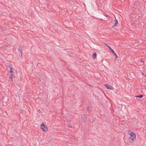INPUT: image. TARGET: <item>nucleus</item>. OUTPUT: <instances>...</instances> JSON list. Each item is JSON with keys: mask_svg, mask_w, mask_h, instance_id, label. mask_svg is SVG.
<instances>
[{"mask_svg": "<svg viewBox=\"0 0 146 146\" xmlns=\"http://www.w3.org/2000/svg\"><path fill=\"white\" fill-rule=\"evenodd\" d=\"M127 132L128 134L130 136L128 139V142L132 143L135 141L136 139V134L130 131H128Z\"/></svg>", "mask_w": 146, "mask_h": 146, "instance_id": "obj_1", "label": "nucleus"}, {"mask_svg": "<svg viewBox=\"0 0 146 146\" xmlns=\"http://www.w3.org/2000/svg\"><path fill=\"white\" fill-rule=\"evenodd\" d=\"M45 124L46 123L44 122L42 123L40 125V129L44 132H46L48 130V128L45 126Z\"/></svg>", "mask_w": 146, "mask_h": 146, "instance_id": "obj_2", "label": "nucleus"}, {"mask_svg": "<svg viewBox=\"0 0 146 146\" xmlns=\"http://www.w3.org/2000/svg\"><path fill=\"white\" fill-rule=\"evenodd\" d=\"M104 86L108 89H110L112 90L114 89L113 87L111 86L106 84L104 85Z\"/></svg>", "mask_w": 146, "mask_h": 146, "instance_id": "obj_3", "label": "nucleus"}, {"mask_svg": "<svg viewBox=\"0 0 146 146\" xmlns=\"http://www.w3.org/2000/svg\"><path fill=\"white\" fill-rule=\"evenodd\" d=\"M13 74H10L9 78V80L11 82H13Z\"/></svg>", "mask_w": 146, "mask_h": 146, "instance_id": "obj_4", "label": "nucleus"}, {"mask_svg": "<svg viewBox=\"0 0 146 146\" xmlns=\"http://www.w3.org/2000/svg\"><path fill=\"white\" fill-rule=\"evenodd\" d=\"M118 22L117 21V20L116 19H115V21L114 22V23H113V27L115 26L117 24Z\"/></svg>", "mask_w": 146, "mask_h": 146, "instance_id": "obj_5", "label": "nucleus"}, {"mask_svg": "<svg viewBox=\"0 0 146 146\" xmlns=\"http://www.w3.org/2000/svg\"><path fill=\"white\" fill-rule=\"evenodd\" d=\"M106 46L110 49V50L111 51V52L113 53L114 51L108 45H106Z\"/></svg>", "mask_w": 146, "mask_h": 146, "instance_id": "obj_6", "label": "nucleus"}, {"mask_svg": "<svg viewBox=\"0 0 146 146\" xmlns=\"http://www.w3.org/2000/svg\"><path fill=\"white\" fill-rule=\"evenodd\" d=\"M96 56H97V54L96 53H94L92 55V57L94 59L96 58Z\"/></svg>", "mask_w": 146, "mask_h": 146, "instance_id": "obj_7", "label": "nucleus"}, {"mask_svg": "<svg viewBox=\"0 0 146 146\" xmlns=\"http://www.w3.org/2000/svg\"><path fill=\"white\" fill-rule=\"evenodd\" d=\"M113 54L114 56L115 57V58L116 59L118 57L117 55L116 54L115 52L113 53Z\"/></svg>", "mask_w": 146, "mask_h": 146, "instance_id": "obj_8", "label": "nucleus"}, {"mask_svg": "<svg viewBox=\"0 0 146 146\" xmlns=\"http://www.w3.org/2000/svg\"><path fill=\"white\" fill-rule=\"evenodd\" d=\"M10 72L11 73H13V69L12 67L11 66H10Z\"/></svg>", "mask_w": 146, "mask_h": 146, "instance_id": "obj_9", "label": "nucleus"}, {"mask_svg": "<svg viewBox=\"0 0 146 146\" xmlns=\"http://www.w3.org/2000/svg\"><path fill=\"white\" fill-rule=\"evenodd\" d=\"M136 97H139V98H142L143 97V96L142 95H139L138 96H136Z\"/></svg>", "mask_w": 146, "mask_h": 146, "instance_id": "obj_10", "label": "nucleus"}, {"mask_svg": "<svg viewBox=\"0 0 146 146\" xmlns=\"http://www.w3.org/2000/svg\"><path fill=\"white\" fill-rule=\"evenodd\" d=\"M142 74L143 76H146V74H145L142 72Z\"/></svg>", "mask_w": 146, "mask_h": 146, "instance_id": "obj_11", "label": "nucleus"}, {"mask_svg": "<svg viewBox=\"0 0 146 146\" xmlns=\"http://www.w3.org/2000/svg\"><path fill=\"white\" fill-rule=\"evenodd\" d=\"M84 117L85 118V121H86V119L87 117H86V116H85L84 115Z\"/></svg>", "mask_w": 146, "mask_h": 146, "instance_id": "obj_12", "label": "nucleus"}]
</instances>
